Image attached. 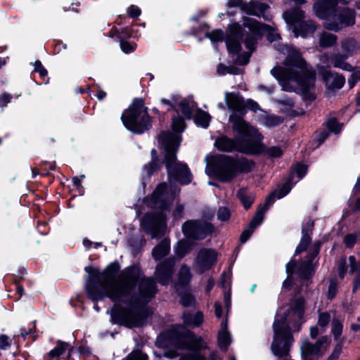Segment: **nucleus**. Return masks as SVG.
Here are the masks:
<instances>
[{"label":"nucleus","mask_w":360,"mask_h":360,"mask_svg":"<svg viewBox=\"0 0 360 360\" xmlns=\"http://www.w3.org/2000/svg\"><path fill=\"white\" fill-rule=\"evenodd\" d=\"M184 324L186 326L199 327L204 321V314L198 311L195 314L191 311H184L182 314Z\"/></svg>","instance_id":"30"},{"label":"nucleus","mask_w":360,"mask_h":360,"mask_svg":"<svg viewBox=\"0 0 360 360\" xmlns=\"http://www.w3.org/2000/svg\"><path fill=\"white\" fill-rule=\"evenodd\" d=\"M322 241L320 240H315L309 249V251L306 257L304 262L313 264L315 258L319 255L321 248L322 246Z\"/></svg>","instance_id":"46"},{"label":"nucleus","mask_w":360,"mask_h":360,"mask_svg":"<svg viewBox=\"0 0 360 360\" xmlns=\"http://www.w3.org/2000/svg\"><path fill=\"white\" fill-rule=\"evenodd\" d=\"M315 272L316 266L314 264H310L303 261L300 264L297 274L301 279L309 281L312 278Z\"/></svg>","instance_id":"34"},{"label":"nucleus","mask_w":360,"mask_h":360,"mask_svg":"<svg viewBox=\"0 0 360 360\" xmlns=\"http://www.w3.org/2000/svg\"><path fill=\"white\" fill-rule=\"evenodd\" d=\"M210 25L204 22L200 24L197 27H192L188 32L186 33L187 36H193L195 37H198V36L205 30H209Z\"/></svg>","instance_id":"59"},{"label":"nucleus","mask_w":360,"mask_h":360,"mask_svg":"<svg viewBox=\"0 0 360 360\" xmlns=\"http://www.w3.org/2000/svg\"><path fill=\"white\" fill-rule=\"evenodd\" d=\"M307 302L302 295L293 296L290 298L288 308L285 310L290 316V323L294 332H300L306 321L304 314Z\"/></svg>","instance_id":"15"},{"label":"nucleus","mask_w":360,"mask_h":360,"mask_svg":"<svg viewBox=\"0 0 360 360\" xmlns=\"http://www.w3.org/2000/svg\"><path fill=\"white\" fill-rule=\"evenodd\" d=\"M34 71L35 72L39 73L40 77L41 78L43 82L47 84L49 80V77H48V71L44 67L41 62L39 60H37L34 63Z\"/></svg>","instance_id":"52"},{"label":"nucleus","mask_w":360,"mask_h":360,"mask_svg":"<svg viewBox=\"0 0 360 360\" xmlns=\"http://www.w3.org/2000/svg\"><path fill=\"white\" fill-rule=\"evenodd\" d=\"M135 25H131L130 26H126L124 28L118 29L115 26H113L110 31V37H117L120 39L121 38H134L137 39L140 37L141 34L138 30H135L134 26Z\"/></svg>","instance_id":"28"},{"label":"nucleus","mask_w":360,"mask_h":360,"mask_svg":"<svg viewBox=\"0 0 360 360\" xmlns=\"http://www.w3.org/2000/svg\"><path fill=\"white\" fill-rule=\"evenodd\" d=\"M129 38H121L119 39L121 50L124 53H130L135 51L137 45L134 42L128 41Z\"/></svg>","instance_id":"55"},{"label":"nucleus","mask_w":360,"mask_h":360,"mask_svg":"<svg viewBox=\"0 0 360 360\" xmlns=\"http://www.w3.org/2000/svg\"><path fill=\"white\" fill-rule=\"evenodd\" d=\"M343 329V324L340 320L337 318H333L332 320V328L331 333L333 335V338L335 340H338L342 333Z\"/></svg>","instance_id":"54"},{"label":"nucleus","mask_w":360,"mask_h":360,"mask_svg":"<svg viewBox=\"0 0 360 360\" xmlns=\"http://www.w3.org/2000/svg\"><path fill=\"white\" fill-rule=\"evenodd\" d=\"M164 134L163 164L167 169L168 181L170 183L178 182L181 185L191 184L193 176L190 168L186 163L177 160L179 141L175 143L174 147H170L168 145L174 142L172 139H174L175 136L168 133Z\"/></svg>","instance_id":"4"},{"label":"nucleus","mask_w":360,"mask_h":360,"mask_svg":"<svg viewBox=\"0 0 360 360\" xmlns=\"http://www.w3.org/2000/svg\"><path fill=\"white\" fill-rule=\"evenodd\" d=\"M167 214L163 212H148L144 214L141 219V227L146 234L155 238L164 234L167 226Z\"/></svg>","instance_id":"13"},{"label":"nucleus","mask_w":360,"mask_h":360,"mask_svg":"<svg viewBox=\"0 0 360 360\" xmlns=\"http://www.w3.org/2000/svg\"><path fill=\"white\" fill-rule=\"evenodd\" d=\"M225 102L232 114L230 116H236L245 122L244 127L246 129L255 128L250 125L249 122L243 119L248 110L257 112L260 110L259 105L254 100L248 98L245 100L244 97L239 93L226 92Z\"/></svg>","instance_id":"9"},{"label":"nucleus","mask_w":360,"mask_h":360,"mask_svg":"<svg viewBox=\"0 0 360 360\" xmlns=\"http://www.w3.org/2000/svg\"><path fill=\"white\" fill-rule=\"evenodd\" d=\"M155 345L159 349H179L188 352L181 355L179 360H207L202 351L207 346L203 338L179 324L172 325L169 328L160 333ZM210 360H222L217 352H212Z\"/></svg>","instance_id":"2"},{"label":"nucleus","mask_w":360,"mask_h":360,"mask_svg":"<svg viewBox=\"0 0 360 360\" xmlns=\"http://www.w3.org/2000/svg\"><path fill=\"white\" fill-rule=\"evenodd\" d=\"M179 107L180 108L181 112L184 115V118L188 120L193 119V110L189 105L188 101L186 100H183L178 103Z\"/></svg>","instance_id":"53"},{"label":"nucleus","mask_w":360,"mask_h":360,"mask_svg":"<svg viewBox=\"0 0 360 360\" xmlns=\"http://www.w3.org/2000/svg\"><path fill=\"white\" fill-rule=\"evenodd\" d=\"M331 320L330 314L327 311L319 312L318 317V325L321 328H326Z\"/></svg>","instance_id":"64"},{"label":"nucleus","mask_w":360,"mask_h":360,"mask_svg":"<svg viewBox=\"0 0 360 360\" xmlns=\"http://www.w3.org/2000/svg\"><path fill=\"white\" fill-rule=\"evenodd\" d=\"M274 337L271 345L272 354L279 358L290 356L294 342L293 328L290 323V316L284 311L281 318H275L272 325Z\"/></svg>","instance_id":"8"},{"label":"nucleus","mask_w":360,"mask_h":360,"mask_svg":"<svg viewBox=\"0 0 360 360\" xmlns=\"http://www.w3.org/2000/svg\"><path fill=\"white\" fill-rule=\"evenodd\" d=\"M167 184L165 182L158 184L152 193V202H156L158 200H160V198H162L163 196L167 193Z\"/></svg>","instance_id":"48"},{"label":"nucleus","mask_w":360,"mask_h":360,"mask_svg":"<svg viewBox=\"0 0 360 360\" xmlns=\"http://www.w3.org/2000/svg\"><path fill=\"white\" fill-rule=\"evenodd\" d=\"M300 350L301 354L311 356H316L317 359L321 357L323 354L318 346L315 343H311L307 339L303 341Z\"/></svg>","instance_id":"37"},{"label":"nucleus","mask_w":360,"mask_h":360,"mask_svg":"<svg viewBox=\"0 0 360 360\" xmlns=\"http://www.w3.org/2000/svg\"><path fill=\"white\" fill-rule=\"evenodd\" d=\"M233 161L236 178L240 174L252 172L256 165V163L253 160L248 159L244 156H233Z\"/></svg>","instance_id":"25"},{"label":"nucleus","mask_w":360,"mask_h":360,"mask_svg":"<svg viewBox=\"0 0 360 360\" xmlns=\"http://www.w3.org/2000/svg\"><path fill=\"white\" fill-rule=\"evenodd\" d=\"M250 155H265L271 158H281L283 152L279 146L266 147L263 143V136L257 128L253 129Z\"/></svg>","instance_id":"16"},{"label":"nucleus","mask_w":360,"mask_h":360,"mask_svg":"<svg viewBox=\"0 0 360 360\" xmlns=\"http://www.w3.org/2000/svg\"><path fill=\"white\" fill-rule=\"evenodd\" d=\"M290 81L295 82L300 87V89L304 88H311L314 86L316 80V74L313 70H305L297 71L292 68Z\"/></svg>","instance_id":"22"},{"label":"nucleus","mask_w":360,"mask_h":360,"mask_svg":"<svg viewBox=\"0 0 360 360\" xmlns=\"http://www.w3.org/2000/svg\"><path fill=\"white\" fill-rule=\"evenodd\" d=\"M179 303L184 307H190L195 306L196 300L195 296L188 292H183L179 293Z\"/></svg>","instance_id":"47"},{"label":"nucleus","mask_w":360,"mask_h":360,"mask_svg":"<svg viewBox=\"0 0 360 360\" xmlns=\"http://www.w3.org/2000/svg\"><path fill=\"white\" fill-rule=\"evenodd\" d=\"M243 40L226 39L225 43L228 53L231 56L240 53L242 51Z\"/></svg>","instance_id":"42"},{"label":"nucleus","mask_w":360,"mask_h":360,"mask_svg":"<svg viewBox=\"0 0 360 360\" xmlns=\"http://www.w3.org/2000/svg\"><path fill=\"white\" fill-rule=\"evenodd\" d=\"M358 240L357 234L355 233H348L343 238V243L347 248H352Z\"/></svg>","instance_id":"61"},{"label":"nucleus","mask_w":360,"mask_h":360,"mask_svg":"<svg viewBox=\"0 0 360 360\" xmlns=\"http://www.w3.org/2000/svg\"><path fill=\"white\" fill-rule=\"evenodd\" d=\"M68 347L69 344L68 342L58 340L56 342V346L47 353V356L51 359H58L65 352Z\"/></svg>","instance_id":"41"},{"label":"nucleus","mask_w":360,"mask_h":360,"mask_svg":"<svg viewBox=\"0 0 360 360\" xmlns=\"http://www.w3.org/2000/svg\"><path fill=\"white\" fill-rule=\"evenodd\" d=\"M228 8L238 7L247 15L260 16L269 8L266 3L259 2L257 1L251 0L247 3L243 0H229L226 4Z\"/></svg>","instance_id":"18"},{"label":"nucleus","mask_w":360,"mask_h":360,"mask_svg":"<svg viewBox=\"0 0 360 360\" xmlns=\"http://www.w3.org/2000/svg\"><path fill=\"white\" fill-rule=\"evenodd\" d=\"M160 161L150 160L148 164L143 166V169L146 172L148 177H151L155 172L160 170L162 164Z\"/></svg>","instance_id":"50"},{"label":"nucleus","mask_w":360,"mask_h":360,"mask_svg":"<svg viewBox=\"0 0 360 360\" xmlns=\"http://www.w3.org/2000/svg\"><path fill=\"white\" fill-rule=\"evenodd\" d=\"M170 251V242L169 239L164 238L152 250V257L155 261H160L167 256Z\"/></svg>","instance_id":"31"},{"label":"nucleus","mask_w":360,"mask_h":360,"mask_svg":"<svg viewBox=\"0 0 360 360\" xmlns=\"http://www.w3.org/2000/svg\"><path fill=\"white\" fill-rule=\"evenodd\" d=\"M293 187L292 184V176L289 175L286 179V181L282 185L281 188L274 191L276 192V198L281 199L287 195Z\"/></svg>","instance_id":"44"},{"label":"nucleus","mask_w":360,"mask_h":360,"mask_svg":"<svg viewBox=\"0 0 360 360\" xmlns=\"http://www.w3.org/2000/svg\"><path fill=\"white\" fill-rule=\"evenodd\" d=\"M283 64L286 67L296 68L301 70H305L307 68V62L302 56L298 50H292L286 56Z\"/></svg>","instance_id":"27"},{"label":"nucleus","mask_w":360,"mask_h":360,"mask_svg":"<svg viewBox=\"0 0 360 360\" xmlns=\"http://www.w3.org/2000/svg\"><path fill=\"white\" fill-rule=\"evenodd\" d=\"M311 88H304L300 89L301 95L303 101L307 105L310 104L311 102L316 99V95L314 92L310 91Z\"/></svg>","instance_id":"60"},{"label":"nucleus","mask_w":360,"mask_h":360,"mask_svg":"<svg viewBox=\"0 0 360 360\" xmlns=\"http://www.w3.org/2000/svg\"><path fill=\"white\" fill-rule=\"evenodd\" d=\"M283 13V18L286 23L292 29L305 18V12L300 8L301 6H297Z\"/></svg>","instance_id":"26"},{"label":"nucleus","mask_w":360,"mask_h":360,"mask_svg":"<svg viewBox=\"0 0 360 360\" xmlns=\"http://www.w3.org/2000/svg\"><path fill=\"white\" fill-rule=\"evenodd\" d=\"M205 37L210 39L213 43L222 42L226 40V34L221 29H215L212 32H207Z\"/></svg>","instance_id":"49"},{"label":"nucleus","mask_w":360,"mask_h":360,"mask_svg":"<svg viewBox=\"0 0 360 360\" xmlns=\"http://www.w3.org/2000/svg\"><path fill=\"white\" fill-rule=\"evenodd\" d=\"M356 13L354 8L339 6L332 17L333 20L325 25V28L335 32L343 28L352 27L356 23Z\"/></svg>","instance_id":"14"},{"label":"nucleus","mask_w":360,"mask_h":360,"mask_svg":"<svg viewBox=\"0 0 360 360\" xmlns=\"http://www.w3.org/2000/svg\"><path fill=\"white\" fill-rule=\"evenodd\" d=\"M266 210L261 208L258 210L252 220L250 221L249 225L251 226L252 229H256L257 226L260 225L264 218V213Z\"/></svg>","instance_id":"57"},{"label":"nucleus","mask_w":360,"mask_h":360,"mask_svg":"<svg viewBox=\"0 0 360 360\" xmlns=\"http://www.w3.org/2000/svg\"><path fill=\"white\" fill-rule=\"evenodd\" d=\"M176 258L174 256L169 257L156 266L155 279L162 285H167L172 279L174 273Z\"/></svg>","instance_id":"19"},{"label":"nucleus","mask_w":360,"mask_h":360,"mask_svg":"<svg viewBox=\"0 0 360 360\" xmlns=\"http://www.w3.org/2000/svg\"><path fill=\"white\" fill-rule=\"evenodd\" d=\"M217 257L218 252L215 249L212 248H201L195 258L198 272L203 274L211 269L217 263Z\"/></svg>","instance_id":"20"},{"label":"nucleus","mask_w":360,"mask_h":360,"mask_svg":"<svg viewBox=\"0 0 360 360\" xmlns=\"http://www.w3.org/2000/svg\"><path fill=\"white\" fill-rule=\"evenodd\" d=\"M236 196L246 211L251 208L255 202L254 195H247L245 188H240L238 191Z\"/></svg>","instance_id":"40"},{"label":"nucleus","mask_w":360,"mask_h":360,"mask_svg":"<svg viewBox=\"0 0 360 360\" xmlns=\"http://www.w3.org/2000/svg\"><path fill=\"white\" fill-rule=\"evenodd\" d=\"M120 268V264L117 260L108 264L103 271H100L97 267L85 266L84 271L88 274L84 286L87 298L93 300L98 296V293H103L112 285Z\"/></svg>","instance_id":"6"},{"label":"nucleus","mask_w":360,"mask_h":360,"mask_svg":"<svg viewBox=\"0 0 360 360\" xmlns=\"http://www.w3.org/2000/svg\"><path fill=\"white\" fill-rule=\"evenodd\" d=\"M339 4L346 6L349 2L347 0H317L313 8L319 19L329 20L337 11Z\"/></svg>","instance_id":"17"},{"label":"nucleus","mask_w":360,"mask_h":360,"mask_svg":"<svg viewBox=\"0 0 360 360\" xmlns=\"http://www.w3.org/2000/svg\"><path fill=\"white\" fill-rule=\"evenodd\" d=\"M243 26L249 30V32L245 33L243 42L248 51L254 52L257 49L258 40L265 33L269 32L271 27L254 18L243 17Z\"/></svg>","instance_id":"11"},{"label":"nucleus","mask_w":360,"mask_h":360,"mask_svg":"<svg viewBox=\"0 0 360 360\" xmlns=\"http://www.w3.org/2000/svg\"><path fill=\"white\" fill-rule=\"evenodd\" d=\"M210 165L213 176L221 182L230 183L236 179L233 156L216 154Z\"/></svg>","instance_id":"10"},{"label":"nucleus","mask_w":360,"mask_h":360,"mask_svg":"<svg viewBox=\"0 0 360 360\" xmlns=\"http://www.w3.org/2000/svg\"><path fill=\"white\" fill-rule=\"evenodd\" d=\"M318 27L317 23L313 20H302L291 30L294 37L297 38L300 37L303 39H307L311 37Z\"/></svg>","instance_id":"23"},{"label":"nucleus","mask_w":360,"mask_h":360,"mask_svg":"<svg viewBox=\"0 0 360 360\" xmlns=\"http://www.w3.org/2000/svg\"><path fill=\"white\" fill-rule=\"evenodd\" d=\"M292 68H284L281 66L274 67L271 70V75L282 86L283 90L285 91H292V86L290 84V77Z\"/></svg>","instance_id":"24"},{"label":"nucleus","mask_w":360,"mask_h":360,"mask_svg":"<svg viewBox=\"0 0 360 360\" xmlns=\"http://www.w3.org/2000/svg\"><path fill=\"white\" fill-rule=\"evenodd\" d=\"M140 274L139 264H133L126 268L121 273V278L124 281L122 287L110 285L103 293L91 300L93 302L103 301L109 298L114 304L110 310V321L112 324L124 326L127 328L141 327L137 322L136 311L138 307L131 305V300L136 295L131 296L129 300L123 297L130 296L131 292L136 287L137 280Z\"/></svg>","instance_id":"1"},{"label":"nucleus","mask_w":360,"mask_h":360,"mask_svg":"<svg viewBox=\"0 0 360 360\" xmlns=\"http://www.w3.org/2000/svg\"><path fill=\"white\" fill-rule=\"evenodd\" d=\"M194 243L191 239L180 240L176 247H174V253L179 259H182L193 249Z\"/></svg>","instance_id":"33"},{"label":"nucleus","mask_w":360,"mask_h":360,"mask_svg":"<svg viewBox=\"0 0 360 360\" xmlns=\"http://www.w3.org/2000/svg\"><path fill=\"white\" fill-rule=\"evenodd\" d=\"M217 71L220 75H225L226 74L230 75H239L240 69L234 65H225L222 63H219L217 65Z\"/></svg>","instance_id":"51"},{"label":"nucleus","mask_w":360,"mask_h":360,"mask_svg":"<svg viewBox=\"0 0 360 360\" xmlns=\"http://www.w3.org/2000/svg\"><path fill=\"white\" fill-rule=\"evenodd\" d=\"M231 214V211L227 207H220L217 212V219L225 222L229 220Z\"/></svg>","instance_id":"63"},{"label":"nucleus","mask_w":360,"mask_h":360,"mask_svg":"<svg viewBox=\"0 0 360 360\" xmlns=\"http://www.w3.org/2000/svg\"><path fill=\"white\" fill-rule=\"evenodd\" d=\"M341 47L344 54L350 56L360 49V44L354 37H348L342 41Z\"/></svg>","instance_id":"38"},{"label":"nucleus","mask_w":360,"mask_h":360,"mask_svg":"<svg viewBox=\"0 0 360 360\" xmlns=\"http://www.w3.org/2000/svg\"><path fill=\"white\" fill-rule=\"evenodd\" d=\"M345 83V78L342 75H337L334 78L329 86V89H340L343 87L344 84Z\"/></svg>","instance_id":"62"},{"label":"nucleus","mask_w":360,"mask_h":360,"mask_svg":"<svg viewBox=\"0 0 360 360\" xmlns=\"http://www.w3.org/2000/svg\"><path fill=\"white\" fill-rule=\"evenodd\" d=\"M243 25H241L237 22H233L228 27L226 34V39L243 40L245 33Z\"/></svg>","instance_id":"35"},{"label":"nucleus","mask_w":360,"mask_h":360,"mask_svg":"<svg viewBox=\"0 0 360 360\" xmlns=\"http://www.w3.org/2000/svg\"><path fill=\"white\" fill-rule=\"evenodd\" d=\"M253 52L243 51L240 52V53L236 54L237 56L236 63V64L243 66L246 65L250 63V59Z\"/></svg>","instance_id":"58"},{"label":"nucleus","mask_w":360,"mask_h":360,"mask_svg":"<svg viewBox=\"0 0 360 360\" xmlns=\"http://www.w3.org/2000/svg\"><path fill=\"white\" fill-rule=\"evenodd\" d=\"M326 127L328 131L335 134H339L342 129V125L337 118H330L326 122Z\"/></svg>","instance_id":"56"},{"label":"nucleus","mask_w":360,"mask_h":360,"mask_svg":"<svg viewBox=\"0 0 360 360\" xmlns=\"http://www.w3.org/2000/svg\"><path fill=\"white\" fill-rule=\"evenodd\" d=\"M212 117L206 111L198 108L193 117L194 123L202 128L207 129L210 126Z\"/></svg>","instance_id":"36"},{"label":"nucleus","mask_w":360,"mask_h":360,"mask_svg":"<svg viewBox=\"0 0 360 360\" xmlns=\"http://www.w3.org/2000/svg\"><path fill=\"white\" fill-rule=\"evenodd\" d=\"M229 122L232 124V129L236 133L233 138L221 134L214 141V147L223 153H240L250 155L251 140L253 129H245V122L236 116H229Z\"/></svg>","instance_id":"3"},{"label":"nucleus","mask_w":360,"mask_h":360,"mask_svg":"<svg viewBox=\"0 0 360 360\" xmlns=\"http://www.w3.org/2000/svg\"><path fill=\"white\" fill-rule=\"evenodd\" d=\"M350 273H356L352 281V292L356 293L360 289V261L357 262L354 255L349 256Z\"/></svg>","instance_id":"29"},{"label":"nucleus","mask_w":360,"mask_h":360,"mask_svg":"<svg viewBox=\"0 0 360 360\" xmlns=\"http://www.w3.org/2000/svg\"><path fill=\"white\" fill-rule=\"evenodd\" d=\"M187 127V124L185 122V119L180 116V115H174L172 119V124H171V129L172 130V132L169 131H162L159 136V143L161 146V147L165 149V145L163 143V139L165 137L164 134H170L172 135H174L175 136L174 139H172L174 142H172L169 146L170 147H174L175 143L177 141H179V146L181 145V142L182 141V136L181 134L185 131L186 128Z\"/></svg>","instance_id":"21"},{"label":"nucleus","mask_w":360,"mask_h":360,"mask_svg":"<svg viewBox=\"0 0 360 360\" xmlns=\"http://www.w3.org/2000/svg\"><path fill=\"white\" fill-rule=\"evenodd\" d=\"M146 106L145 98H134L121 115V121L127 130L136 135H141L153 127V117Z\"/></svg>","instance_id":"5"},{"label":"nucleus","mask_w":360,"mask_h":360,"mask_svg":"<svg viewBox=\"0 0 360 360\" xmlns=\"http://www.w3.org/2000/svg\"><path fill=\"white\" fill-rule=\"evenodd\" d=\"M191 279L192 274L190 267L185 264L181 265L178 274V281L175 285L176 289L178 290L179 287L182 288L188 287Z\"/></svg>","instance_id":"32"},{"label":"nucleus","mask_w":360,"mask_h":360,"mask_svg":"<svg viewBox=\"0 0 360 360\" xmlns=\"http://www.w3.org/2000/svg\"><path fill=\"white\" fill-rule=\"evenodd\" d=\"M140 274L137 280L138 295L131 300L133 307H138L136 311L137 322L139 325L143 326L152 314L148 304L152 301L158 292V281L153 276H146L139 265Z\"/></svg>","instance_id":"7"},{"label":"nucleus","mask_w":360,"mask_h":360,"mask_svg":"<svg viewBox=\"0 0 360 360\" xmlns=\"http://www.w3.org/2000/svg\"><path fill=\"white\" fill-rule=\"evenodd\" d=\"M231 343V334L228 330H221L217 335V344L221 349H226Z\"/></svg>","instance_id":"43"},{"label":"nucleus","mask_w":360,"mask_h":360,"mask_svg":"<svg viewBox=\"0 0 360 360\" xmlns=\"http://www.w3.org/2000/svg\"><path fill=\"white\" fill-rule=\"evenodd\" d=\"M307 172L308 165L302 162H297L291 167L289 175H292L293 178L294 175L296 174L299 179H302L306 176Z\"/></svg>","instance_id":"45"},{"label":"nucleus","mask_w":360,"mask_h":360,"mask_svg":"<svg viewBox=\"0 0 360 360\" xmlns=\"http://www.w3.org/2000/svg\"><path fill=\"white\" fill-rule=\"evenodd\" d=\"M182 232L187 239L202 240L215 231L213 224L202 219H189L182 224Z\"/></svg>","instance_id":"12"},{"label":"nucleus","mask_w":360,"mask_h":360,"mask_svg":"<svg viewBox=\"0 0 360 360\" xmlns=\"http://www.w3.org/2000/svg\"><path fill=\"white\" fill-rule=\"evenodd\" d=\"M338 37L328 32H323L319 37V46L323 49H327L337 44Z\"/></svg>","instance_id":"39"}]
</instances>
